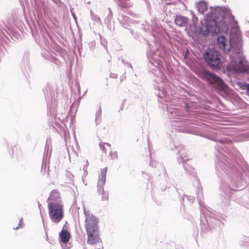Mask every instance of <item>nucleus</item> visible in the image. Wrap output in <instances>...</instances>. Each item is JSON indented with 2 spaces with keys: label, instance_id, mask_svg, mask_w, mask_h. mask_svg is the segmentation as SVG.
Wrapping results in <instances>:
<instances>
[{
  "label": "nucleus",
  "instance_id": "6ab92c4d",
  "mask_svg": "<svg viewBox=\"0 0 249 249\" xmlns=\"http://www.w3.org/2000/svg\"><path fill=\"white\" fill-rule=\"evenodd\" d=\"M196 7L199 13L203 14L204 11L207 9V4L205 2L200 1L197 3Z\"/></svg>",
  "mask_w": 249,
  "mask_h": 249
},
{
  "label": "nucleus",
  "instance_id": "dca6fc26",
  "mask_svg": "<svg viewBox=\"0 0 249 249\" xmlns=\"http://www.w3.org/2000/svg\"><path fill=\"white\" fill-rule=\"evenodd\" d=\"M194 183L195 185L198 187V190L196 191V196L198 203L199 205L202 206L203 205L202 203H203L202 201V198H203V192L202 188L199 187L200 185V182L197 178H196V182H194Z\"/></svg>",
  "mask_w": 249,
  "mask_h": 249
},
{
  "label": "nucleus",
  "instance_id": "58836bf2",
  "mask_svg": "<svg viewBox=\"0 0 249 249\" xmlns=\"http://www.w3.org/2000/svg\"><path fill=\"white\" fill-rule=\"evenodd\" d=\"M130 67L131 68H132V66H131V65H130Z\"/></svg>",
  "mask_w": 249,
  "mask_h": 249
},
{
  "label": "nucleus",
  "instance_id": "bb28decb",
  "mask_svg": "<svg viewBox=\"0 0 249 249\" xmlns=\"http://www.w3.org/2000/svg\"><path fill=\"white\" fill-rule=\"evenodd\" d=\"M22 220L23 219L22 218H21V219L19 221V225L18 227H17L16 228H14L15 230H17L19 228H21L23 227V222H22Z\"/></svg>",
  "mask_w": 249,
  "mask_h": 249
},
{
  "label": "nucleus",
  "instance_id": "a19ab883",
  "mask_svg": "<svg viewBox=\"0 0 249 249\" xmlns=\"http://www.w3.org/2000/svg\"><path fill=\"white\" fill-rule=\"evenodd\" d=\"M46 147H45V152L46 151Z\"/></svg>",
  "mask_w": 249,
  "mask_h": 249
},
{
  "label": "nucleus",
  "instance_id": "4468645a",
  "mask_svg": "<svg viewBox=\"0 0 249 249\" xmlns=\"http://www.w3.org/2000/svg\"><path fill=\"white\" fill-rule=\"evenodd\" d=\"M221 217L214 214H212L208 217H206V220L209 226L213 228L219 227L221 223Z\"/></svg>",
  "mask_w": 249,
  "mask_h": 249
},
{
  "label": "nucleus",
  "instance_id": "412c9836",
  "mask_svg": "<svg viewBox=\"0 0 249 249\" xmlns=\"http://www.w3.org/2000/svg\"><path fill=\"white\" fill-rule=\"evenodd\" d=\"M119 5L122 8H126L131 7L133 3L128 0H119Z\"/></svg>",
  "mask_w": 249,
  "mask_h": 249
},
{
  "label": "nucleus",
  "instance_id": "1a4fd4ad",
  "mask_svg": "<svg viewBox=\"0 0 249 249\" xmlns=\"http://www.w3.org/2000/svg\"><path fill=\"white\" fill-rule=\"evenodd\" d=\"M48 213L51 221L54 223H59L64 217L63 205H48Z\"/></svg>",
  "mask_w": 249,
  "mask_h": 249
},
{
  "label": "nucleus",
  "instance_id": "39448f33",
  "mask_svg": "<svg viewBox=\"0 0 249 249\" xmlns=\"http://www.w3.org/2000/svg\"><path fill=\"white\" fill-rule=\"evenodd\" d=\"M165 54V49L163 46H161L158 47L156 51H149L147 53V58L150 63L149 67L153 70L157 69L161 79H162V76H163L162 68L163 67Z\"/></svg>",
  "mask_w": 249,
  "mask_h": 249
},
{
  "label": "nucleus",
  "instance_id": "c9c22d12",
  "mask_svg": "<svg viewBox=\"0 0 249 249\" xmlns=\"http://www.w3.org/2000/svg\"><path fill=\"white\" fill-rule=\"evenodd\" d=\"M46 237H47V239H46V240H48V236H47V234H46Z\"/></svg>",
  "mask_w": 249,
  "mask_h": 249
},
{
  "label": "nucleus",
  "instance_id": "aec40b11",
  "mask_svg": "<svg viewBox=\"0 0 249 249\" xmlns=\"http://www.w3.org/2000/svg\"><path fill=\"white\" fill-rule=\"evenodd\" d=\"M118 19L119 20L121 24L124 27L128 24L130 22L129 18L123 14H120L118 16Z\"/></svg>",
  "mask_w": 249,
  "mask_h": 249
},
{
  "label": "nucleus",
  "instance_id": "f257e3e1",
  "mask_svg": "<svg viewBox=\"0 0 249 249\" xmlns=\"http://www.w3.org/2000/svg\"><path fill=\"white\" fill-rule=\"evenodd\" d=\"M218 142L215 145L216 173L220 179V190L228 198H231L234 192L242 190L246 185L242 171L245 170L233 164L231 160L225 155H228L234 159L238 156L237 150L232 146L231 142L226 138H209Z\"/></svg>",
  "mask_w": 249,
  "mask_h": 249
},
{
  "label": "nucleus",
  "instance_id": "0eeeda50",
  "mask_svg": "<svg viewBox=\"0 0 249 249\" xmlns=\"http://www.w3.org/2000/svg\"><path fill=\"white\" fill-rule=\"evenodd\" d=\"M215 11H212L206 15L205 25L200 29V33L204 36L211 34H218L221 32V28L216 19Z\"/></svg>",
  "mask_w": 249,
  "mask_h": 249
},
{
  "label": "nucleus",
  "instance_id": "72a5a7b5",
  "mask_svg": "<svg viewBox=\"0 0 249 249\" xmlns=\"http://www.w3.org/2000/svg\"><path fill=\"white\" fill-rule=\"evenodd\" d=\"M104 145H106L107 146H108V147H110V144L108 143H104Z\"/></svg>",
  "mask_w": 249,
  "mask_h": 249
},
{
  "label": "nucleus",
  "instance_id": "20e7f679",
  "mask_svg": "<svg viewBox=\"0 0 249 249\" xmlns=\"http://www.w3.org/2000/svg\"><path fill=\"white\" fill-rule=\"evenodd\" d=\"M85 228L87 234V243L93 245L101 242L98 218L84 207Z\"/></svg>",
  "mask_w": 249,
  "mask_h": 249
},
{
  "label": "nucleus",
  "instance_id": "c756f323",
  "mask_svg": "<svg viewBox=\"0 0 249 249\" xmlns=\"http://www.w3.org/2000/svg\"><path fill=\"white\" fill-rule=\"evenodd\" d=\"M108 11H109V14H108V17L109 18H112V13L111 10L109 8H108Z\"/></svg>",
  "mask_w": 249,
  "mask_h": 249
},
{
  "label": "nucleus",
  "instance_id": "2f4dec72",
  "mask_svg": "<svg viewBox=\"0 0 249 249\" xmlns=\"http://www.w3.org/2000/svg\"><path fill=\"white\" fill-rule=\"evenodd\" d=\"M246 87L247 90L248 91H249V84H246Z\"/></svg>",
  "mask_w": 249,
  "mask_h": 249
},
{
  "label": "nucleus",
  "instance_id": "9b49d317",
  "mask_svg": "<svg viewBox=\"0 0 249 249\" xmlns=\"http://www.w3.org/2000/svg\"><path fill=\"white\" fill-rule=\"evenodd\" d=\"M47 203L48 205H56L57 204H63L61 198L58 190H53L50 193Z\"/></svg>",
  "mask_w": 249,
  "mask_h": 249
},
{
  "label": "nucleus",
  "instance_id": "f3484780",
  "mask_svg": "<svg viewBox=\"0 0 249 249\" xmlns=\"http://www.w3.org/2000/svg\"><path fill=\"white\" fill-rule=\"evenodd\" d=\"M42 54L46 59L57 64V59L54 57V53L53 52L45 50L42 53Z\"/></svg>",
  "mask_w": 249,
  "mask_h": 249
},
{
  "label": "nucleus",
  "instance_id": "6e6552de",
  "mask_svg": "<svg viewBox=\"0 0 249 249\" xmlns=\"http://www.w3.org/2000/svg\"><path fill=\"white\" fill-rule=\"evenodd\" d=\"M204 57L206 62L212 69H218L222 66L221 55L216 49H209L205 53Z\"/></svg>",
  "mask_w": 249,
  "mask_h": 249
},
{
  "label": "nucleus",
  "instance_id": "f03ea898",
  "mask_svg": "<svg viewBox=\"0 0 249 249\" xmlns=\"http://www.w3.org/2000/svg\"><path fill=\"white\" fill-rule=\"evenodd\" d=\"M154 89L156 90L157 95L161 99H163L166 104L167 110L169 112V118L173 124V129L175 131L180 132H190V130L185 126H182L186 123L184 119L178 117L181 116L180 114L179 108L176 107H172L169 105L175 104V101L172 99L169 92L170 89L169 88V82L164 80H161L160 82L157 81L156 84L154 85Z\"/></svg>",
  "mask_w": 249,
  "mask_h": 249
},
{
  "label": "nucleus",
  "instance_id": "a211bd4d",
  "mask_svg": "<svg viewBox=\"0 0 249 249\" xmlns=\"http://www.w3.org/2000/svg\"><path fill=\"white\" fill-rule=\"evenodd\" d=\"M61 241L63 243H67L70 240V233L67 230H62L59 233Z\"/></svg>",
  "mask_w": 249,
  "mask_h": 249
},
{
  "label": "nucleus",
  "instance_id": "ddd939ff",
  "mask_svg": "<svg viewBox=\"0 0 249 249\" xmlns=\"http://www.w3.org/2000/svg\"><path fill=\"white\" fill-rule=\"evenodd\" d=\"M107 172V167L101 169V173L99 176V179L97 184V192L99 194H103L104 193V185L106 181V174Z\"/></svg>",
  "mask_w": 249,
  "mask_h": 249
},
{
  "label": "nucleus",
  "instance_id": "f8f14e48",
  "mask_svg": "<svg viewBox=\"0 0 249 249\" xmlns=\"http://www.w3.org/2000/svg\"><path fill=\"white\" fill-rule=\"evenodd\" d=\"M175 149L178 152L177 160L179 163H184L189 159L188 155L182 145H175Z\"/></svg>",
  "mask_w": 249,
  "mask_h": 249
},
{
  "label": "nucleus",
  "instance_id": "e433bc0d",
  "mask_svg": "<svg viewBox=\"0 0 249 249\" xmlns=\"http://www.w3.org/2000/svg\"><path fill=\"white\" fill-rule=\"evenodd\" d=\"M203 210H202V208H201V212H202V213H203Z\"/></svg>",
  "mask_w": 249,
  "mask_h": 249
},
{
  "label": "nucleus",
  "instance_id": "9d476101",
  "mask_svg": "<svg viewBox=\"0 0 249 249\" xmlns=\"http://www.w3.org/2000/svg\"><path fill=\"white\" fill-rule=\"evenodd\" d=\"M147 26V29L148 30H151L152 31V37L155 43L157 45V44L159 43V40L162 32V28L161 27L158 25L155 19L151 21V24L150 25H148Z\"/></svg>",
  "mask_w": 249,
  "mask_h": 249
},
{
  "label": "nucleus",
  "instance_id": "c85d7f7f",
  "mask_svg": "<svg viewBox=\"0 0 249 249\" xmlns=\"http://www.w3.org/2000/svg\"><path fill=\"white\" fill-rule=\"evenodd\" d=\"M110 77L112 78H117V74L116 73H111L110 74Z\"/></svg>",
  "mask_w": 249,
  "mask_h": 249
},
{
  "label": "nucleus",
  "instance_id": "cd10ccee",
  "mask_svg": "<svg viewBox=\"0 0 249 249\" xmlns=\"http://www.w3.org/2000/svg\"><path fill=\"white\" fill-rule=\"evenodd\" d=\"M192 20L193 21V23L195 24L197 21V18L195 16L193 13H192Z\"/></svg>",
  "mask_w": 249,
  "mask_h": 249
},
{
  "label": "nucleus",
  "instance_id": "4be33fe9",
  "mask_svg": "<svg viewBox=\"0 0 249 249\" xmlns=\"http://www.w3.org/2000/svg\"><path fill=\"white\" fill-rule=\"evenodd\" d=\"M102 114V111L100 108L98 111H97L95 114V123L96 125H98L101 122V117Z\"/></svg>",
  "mask_w": 249,
  "mask_h": 249
},
{
  "label": "nucleus",
  "instance_id": "5701e85b",
  "mask_svg": "<svg viewBox=\"0 0 249 249\" xmlns=\"http://www.w3.org/2000/svg\"><path fill=\"white\" fill-rule=\"evenodd\" d=\"M183 167L185 171H187L188 173L191 174H193V173H194V169L191 166H190L188 164L183 163Z\"/></svg>",
  "mask_w": 249,
  "mask_h": 249
},
{
  "label": "nucleus",
  "instance_id": "393cba45",
  "mask_svg": "<svg viewBox=\"0 0 249 249\" xmlns=\"http://www.w3.org/2000/svg\"><path fill=\"white\" fill-rule=\"evenodd\" d=\"M185 196L191 202H193L194 201V200H195V197L194 196H186V195H185Z\"/></svg>",
  "mask_w": 249,
  "mask_h": 249
},
{
  "label": "nucleus",
  "instance_id": "7ed1b4c3",
  "mask_svg": "<svg viewBox=\"0 0 249 249\" xmlns=\"http://www.w3.org/2000/svg\"><path fill=\"white\" fill-rule=\"evenodd\" d=\"M217 43L220 49L225 53H229L230 63L228 64L229 69L236 72H248L244 66L243 61L239 58L240 53V48L231 49L230 42L223 36H220L217 38Z\"/></svg>",
  "mask_w": 249,
  "mask_h": 249
},
{
  "label": "nucleus",
  "instance_id": "7c9ffc66",
  "mask_svg": "<svg viewBox=\"0 0 249 249\" xmlns=\"http://www.w3.org/2000/svg\"><path fill=\"white\" fill-rule=\"evenodd\" d=\"M83 170L84 171L85 174L86 175L87 174V168L85 167H83Z\"/></svg>",
  "mask_w": 249,
  "mask_h": 249
},
{
  "label": "nucleus",
  "instance_id": "ea45409f",
  "mask_svg": "<svg viewBox=\"0 0 249 249\" xmlns=\"http://www.w3.org/2000/svg\"><path fill=\"white\" fill-rule=\"evenodd\" d=\"M148 146L150 147V144L148 143Z\"/></svg>",
  "mask_w": 249,
  "mask_h": 249
},
{
  "label": "nucleus",
  "instance_id": "423d86ee",
  "mask_svg": "<svg viewBox=\"0 0 249 249\" xmlns=\"http://www.w3.org/2000/svg\"><path fill=\"white\" fill-rule=\"evenodd\" d=\"M200 76L208 83L212 84L218 92L227 94L229 92V88L224 81L215 74L206 70L200 71Z\"/></svg>",
  "mask_w": 249,
  "mask_h": 249
},
{
  "label": "nucleus",
  "instance_id": "4c0bfd02",
  "mask_svg": "<svg viewBox=\"0 0 249 249\" xmlns=\"http://www.w3.org/2000/svg\"><path fill=\"white\" fill-rule=\"evenodd\" d=\"M245 167L246 168V169H247V170L248 169H247V167H246L245 166Z\"/></svg>",
  "mask_w": 249,
  "mask_h": 249
},
{
  "label": "nucleus",
  "instance_id": "2eb2a0df",
  "mask_svg": "<svg viewBox=\"0 0 249 249\" xmlns=\"http://www.w3.org/2000/svg\"><path fill=\"white\" fill-rule=\"evenodd\" d=\"M175 24L179 27L187 28L188 18L185 16H177L174 19Z\"/></svg>",
  "mask_w": 249,
  "mask_h": 249
},
{
  "label": "nucleus",
  "instance_id": "a878e982",
  "mask_svg": "<svg viewBox=\"0 0 249 249\" xmlns=\"http://www.w3.org/2000/svg\"><path fill=\"white\" fill-rule=\"evenodd\" d=\"M110 157L112 159H116L117 158V153L116 152H113L110 153Z\"/></svg>",
  "mask_w": 249,
  "mask_h": 249
},
{
  "label": "nucleus",
  "instance_id": "473e14b6",
  "mask_svg": "<svg viewBox=\"0 0 249 249\" xmlns=\"http://www.w3.org/2000/svg\"><path fill=\"white\" fill-rule=\"evenodd\" d=\"M102 148H103V150L105 152H106V151H105V147H104V145H103V144H102Z\"/></svg>",
  "mask_w": 249,
  "mask_h": 249
},
{
  "label": "nucleus",
  "instance_id": "b1692460",
  "mask_svg": "<svg viewBox=\"0 0 249 249\" xmlns=\"http://www.w3.org/2000/svg\"><path fill=\"white\" fill-rule=\"evenodd\" d=\"M90 16L92 20L96 22H100V18L98 16L95 15L91 10L90 11Z\"/></svg>",
  "mask_w": 249,
  "mask_h": 249
},
{
  "label": "nucleus",
  "instance_id": "f704fd0d",
  "mask_svg": "<svg viewBox=\"0 0 249 249\" xmlns=\"http://www.w3.org/2000/svg\"><path fill=\"white\" fill-rule=\"evenodd\" d=\"M86 165L88 164V161L87 160L86 161Z\"/></svg>",
  "mask_w": 249,
  "mask_h": 249
}]
</instances>
